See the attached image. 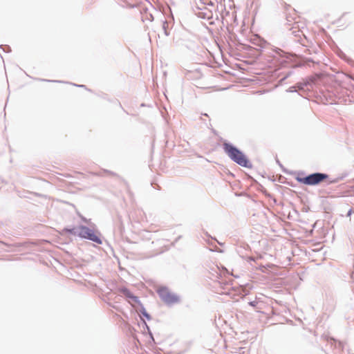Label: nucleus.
<instances>
[{"mask_svg": "<svg viewBox=\"0 0 354 354\" xmlns=\"http://www.w3.org/2000/svg\"><path fill=\"white\" fill-rule=\"evenodd\" d=\"M158 293L162 300L166 304H171L178 301V297L167 289H162Z\"/></svg>", "mask_w": 354, "mask_h": 354, "instance_id": "nucleus-4", "label": "nucleus"}, {"mask_svg": "<svg viewBox=\"0 0 354 354\" xmlns=\"http://www.w3.org/2000/svg\"><path fill=\"white\" fill-rule=\"evenodd\" d=\"M328 176L325 174L315 173L306 177H297V180L308 185H315L326 180Z\"/></svg>", "mask_w": 354, "mask_h": 354, "instance_id": "nucleus-2", "label": "nucleus"}, {"mask_svg": "<svg viewBox=\"0 0 354 354\" xmlns=\"http://www.w3.org/2000/svg\"><path fill=\"white\" fill-rule=\"evenodd\" d=\"M78 234L82 238L88 239L98 243H101L100 238L95 234L94 231L87 227H80Z\"/></svg>", "mask_w": 354, "mask_h": 354, "instance_id": "nucleus-3", "label": "nucleus"}, {"mask_svg": "<svg viewBox=\"0 0 354 354\" xmlns=\"http://www.w3.org/2000/svg\"><path fill=\"white\" fill-rule=\"evenodd\" d=\"M223 149L228 156L239 165L248 167L249 161L246 156L237 148L229 143L223 144Z\"/></svg>", "mask_w": 354, "mask_h": 354, "instance_id": "nucleus-1", "label": "nucleus"}, {"mask_svg": "<svg viewBox=\"0 0 354 354\" xmlns=\"http://www.w3.org/2000/svg\"><path fill=\"white\" fill-rule=\"evenodd\" d=\"M120 292H122L126 297L131 298L133 301L138 302V299L137 297H135L132 295V293L127 288H122Z\"/></svg>", "mask_w": 354, "mask_h": 354, "instance_id": "nucleus-5", "label": "nucleus"}, {"mask_svg": "<svg viewBox=\"0 0 354 354\" xmlns=\"http://www.w3.org/2000/svg\"><path fill=\"white\" fill-rule=\"evenodd\" d=\"M70 233H73V230H66Z\"/></svg>", "mask_w": 354, "mask_h": 354, "instance_id": "nucleus-6", "label": "nucleus"}]
</instances>
